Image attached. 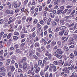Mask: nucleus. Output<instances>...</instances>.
Masks as SVG:
<instances>
[{
	"label": "nucleus",
	"instance_id": "nucleus-1",
	"mask_svg": "<svg viewBox=\"0 0 77 77\" xmlns=\"http://www.w3.org/2000/svg\"><path fill=\"white\" fill-rule=\"evenodd\" d=\"M56 66L54 65L51 64H50V67L49 69V70L50 71H52V68H55Z\"/></svg>",
	"mask_w": 77,
	"mask_h": 77
},
{
	"label": "nucleus",
	"instance_id": "nucleus-2",
	"mask_svg": "<svg viewBox=\"0 0 77 77\" xmlns=\"http://www.w3.org/2000/svg\"><path fill=\"white\" fill-rule=\"evenodd\" d=\"M57 53L58 54H62V53H63V52L62 51V50L60 49H58L57 50Z\"/></svg>",
	"mask_w": 77,
	"mask_h": 77
},
{
	"label": "nucleus",
	"instance_id": "nucleus-3",
	"mask_svg": "<svg viewBox=\"0 0 77 77\" xmlns=\"http://www.w3.org/2000/svg\"><path fill=\"white\" fill-rule=\"evenodd\" d=\"M46 56H48V57L49 59H50L51 57V54H48V52L46 51Z\"/></svg>",
	"mask_w": 77,
	"mask_h": 77
},
{
	"label": "nucleus",
	"instance_id": "nucleus-4",
	"mask_svg": "<svg viewBox=\"0 0 77 77\" xmlns=\"http://www.w3.org/2000/svg\"><path fill=\"white\" fill-rule=\"evenodd\" d=\"M28 74L32 75H33L35 74V72L31 70H29V71Z\"/></svg>",
	"mask_w": 77,
	"mask_h": 77
},
{
	"label": "nucleus",
	"instance_id": "nucleus-5",
	"mask_svg": "<svg viewBox=\"0 0 77 77\" xmlns=\"http://www.w3.org/2000/svg\"><path fill=\"white\" fill-rule=\"evenodd\" d=\"M27 67V64L26 63H23V68L24 69H26Z\"/></svg>",
	"mask_w": 77,
	"mask_h": 77
},
{
	"label": "nucleus",
	"instance_id": "nucleus-6",
	"mask_svg": "<svg viewBox=\"0 0 77 77\" xmlns=\"http://www.w3.org/2000/svg\"><path fill=\"white\" fill-rule=\"evenodd\" d=\"M6 71V69L4 67H1L0 68V72H3Z\"/></svg>",
	"mask_w": 77,
	"mask_h": 77
},
{
	"label": "nucleus",
	"instance_id": "nucleus-7",
	"mask_svg": "<svg viewBox=\"0 0 77 77\" xmlns=\"http://www.w3.org/2000/svg\"><path fill=\"white\" fill-rule=\"evenodd\" d=\"M63 71H64L66 72V73H69V70H68V69L67 68H65L63 70Z\"/></svg>",
	"mask_w": 77,
	"mask_h": 77
},
{
	"label": "nucleus",
	"instance_id": "nucleus-8",
	"mask_svg": "<svg viewBox=\"0 0 77 77\" xmlns=\"http://www.w3.org/2000/svg\"><path fill=\"white\" fill-rule=\"evenodd\" d=\"M10 69L11 71H14V69H15V67H14V66H10Z\"/></svg>",
	"mask_w": 77,
	"mask_h": 77
},
{
	"label": "nucleus",
	"instance_id": "nucleus-9",
	"mask_svg": "<svg viewBox=\"0 0 77 77\" xmlns=\"http://www.w3.org/2000/svg\"><path fill=\"white\" fill-rule=\"evenodd\" d=\"M10 62H11V60L9 59H8L7 61L6 65H9Z\"/></svg>",
	"mask_w": 77,
	"mask_h": 77
},
{
	"label": "nucleus",
	"instance_id": "nucleus-10",
	"mask_svg": "<svg viewBox=\"0 0 77 77\" xmlns=\"http://www.w3.org/2000/svg\"><path fill=\"white\" fill-rule=\"evenodd\" d=\"M71 65V64H68V62H65L64 66H69Z\"/></svg>",
	"mask_w": 77,
	"mask_h": 77
},
{
	"label": "nucleus",
	"instance_id": "nucleus-11",
	"mask_svg": "<svg viewBox=\"0 0 77 77\" xmlns=\"http://www.w3.org/2000/svg\"><path fill=\"white\" fill-rule=\"evenodd\" d=\"M35 47H38L39 46V44L38 42H37L35 44Z\"/></svg>",
	"mask_w": 77,
	"mask_h": 77
},
{
	"label": "nucleus",
	"instance_id": "nucleus-12",
	"mask_svg": "<svg viewBox=\"0 0 77 77\" xmlns=\"http://www.w3.org/2000/svg\"><path fill=\"white\" fill-rule=\"evenodd\" d=\"M41 28H39L37 30V33L38 34H39L41 33Z\"/></svg>",
	"mask_w": 77,
	"mask_h": 77
},
{
	"label": "nucleus",
	"instance_id": "nucleus-13",
	"mask_svg": "<svg viewBox=\"0 0 77 77\" xmlns=\"http://www.w3.org/2000/svg\"><path fill=\"white\" fill-rule=\"evenodd\" d=\"M64 32H65V31H64V30H63L62 31L60 32L59 34L60 35L62 36V35H63V33H64Z\"/></svg>",
	"mask_w": 77,
	"mask_h": 77
},
{
	"label": "nucleus",
	"instance_id": "nucleus-14",
	"mask_svg": "<svg viewBox=\"0 0 77 77\" xmlns=\"http://www.w3.org/2000/svg\"><path fill=\"white\" fill-rule=\"evenodd\" d=\"M39 71H40V68L38 67L36 69L35 72L36 73H37L39 72Z\"/></svg>",
	"mask_w": 77,
	"mask_h": 77
},
{
	"label": "nucleus",
	"instance_id": "nucleus-15",
	"mask_svg": "<svg viewBox=\"0 0 77 77\" xmlns=\"http://www.w3.org/2000/svg\"><path fill=\"white\" fill-rule=\"evenodd\" d=\"M75 10H74L72 13L70 14V16H71V17H74V15L73 14H74V13L75 12Z\"/></svg>",
	"mask_w": 77,
	"mask_h": 77
},
{
	"label": "nucleus",
	"instance_id": "nucleus-16",
	"mask_svg": "<svg viewBox=\"0 0 77 77\" xmlns=\"http://www.w3.org/2000/svg\"><path fill=\"white\" fill-rule=\"evenodd\" d=\"M36 36V34H35V32H33L32 35L31 36V35H30V37H35Z\"/></svg>",
	"mask_w": 77,
	"mask_h": 77
},
{
	"label": "nucleus",
	"instance_id": "nucleus-17",
	"mask_svg": "<svg viewBox=\"0 0 77 77\" xmlns=\"http://www.w3.org/2000/svg\"><path fill=\"white\" fill-rule=\"evenodd\" d=\"M66 26H69V27H71V26H74V23H72L71 25H69L68 23H67L66 24Z\"/></svg>",
	"mask_w": 77,
	"mask_h": 77
},
{
	"label": "nucleus",
	"instance_id": "nucleus-18",
	"mask_svg": "<svg viewBox=\"0 0 77 77\" xmlns=\"http://www.w3.org/2000/svg\"><path fill=\"white\" fill-rule=\"evenodd\" d=\"M56 42H53L51 43V45L52 46H54L56 44Z\"/></svg>",
	"mask_w": 77,
	"mask_h": 77
},
{
	"label": "nucleus",
	"instance_id": "nucleus-19",
	"mask_svg": "<svg viewBox=\"0 0 77 77\" xmlns=\"http://www.w3.org/2000/svg\"><path fill=\"white\" fill-rule=\"evenodd\" d=\"M74 56H75L72 53L70 55V58H73V57H74Z\"/></svg>",
	"mask_w": 77,
	"mask_h": 77
},
{
	"label": "nucleus",
	"instance_id": "nucleus-20",
	"mask_svg": "<svg viewBox=\"0 0 77 77\" xmlns=\"http://www.w3.org/2000/svg\"><path fill=\"white\" fill-rule=\"evenodd\" d=\"M66 29V27L65 26H62L60 28V29L61 30H63L64 29Z\"/></svg>",
	"mask_w": 77,
	"mask_h": 77
},
{
	"label": "nucleus",
	"instance_id": "nucleus-21",
	"mask_svg": "<svg viewBox=\"0 0 77 77\" xmlns=\"http://www.w3.org/2000/svg\"><path fill=\"white\" fill-rule=\"evenodd\" d=\"M11 35H12V34H11V33H9L7 36V38H8V39H9V38H11Z\"/></svg>",
	"mask_w": 77,
	"mask_h": 77
},
{
	"label": "nucleus",
	"instance_id": "nucleus-22",
	"mask_svg": "<svg viewBox=\"0 0 77 77\" xmlns=\"http://www.w3.org/2000/svg\"><path fill=\"white\" fill-rule=\"evenodd\" d=\"M57 25V23L55 22H53L52 23V26H56Z\"/></svg>",
	"mask_w": 77,
	"mask_h": 77
},
{
	"label": "nucleus",
	"instance_id": "nucleus-23",
	"mask_svg": "<svg viewBox=\"0 0 77 77\" xmlns=\"http://www.w3.org/2000/svg\"><path fill=\"white\" fill-rule=\"evenodd\" d=\"M59 63H60V64H62V65H63L64 61H62V60H60L59 61Z\"/></svg>",
	"mask_w": 77,
	"mask_h": 77
},
{
	"label": "nucleus",
	"instance_id": "nucleus-24",
	"mask_svg": "<svg viewBox=\"0 0 77 77\" xmlns=\"http://www.w3.org/2000/svg\"><path fill=\"white\" fill-rule=\"evenodd\" d=\"M26 60V58L24 57L23 58V59L22 60V63H23V62H25Z\"/></svg>",
	"mask_w": 77,
	"mask_h": 77
},
{
	"label": "nucleus",
	"instance_id": "nucleus-25",
	"mask_svg": "<svg viewBox=\"0 0 77 77\" xmlns=\"http://www.w3.org/2000/svg\"><path fill=\"white\" fill-rule=\"evenodd\" d=\"M42 41L44 42V44L45 45V44H47V42L45 41V39H42Z\"/></svg>",
	"mask_w": 77,
	"mask_h": 77
},
{
	"label": "nucleus",
	"instance_id": "nucleus-26",
	"mask_svg": "<svg viewBox=\"0 0 77 77\" xmlns=\"http://www.w3.org/2000/svg\"><path fill=\"white\" fill-rule=\"evenodd\" d=\"M37 50H38V51L39 52H41V51H41V48H38L37 49Z\"/></svg>",
	"mask_w": 77,
	"mask_h": 77
},
{
	"label": "nucleus",
	"instance_id": "nucleus-27",
	"mask_svg": "<svg viewBox=\"0 0 77 77\" xmlns=\"http://www.w3.org/2000/svg\"><path fill=\"white\" fill-rule=\"evenodd\" d=\"M16 52L18 53H21V51H20V49H16Z\"/></svg>",
	"mask_w": 77,
	"mask_h": 77
},
{
	"label": "nucleus",
	"instance_id": "nucleus-28",
	"mask_svg": "<svg viewBox=\"0 0 77 77\" xmlns=\"http://www.w3.org/2000/svg\"><path fill=\"white\" fill-rule=\"evenodd\" d=\"M50 16L51 17H52V18L54 17V15L52 13L50 14Z\"/></svg>",
	"mask_w": 77,
	"mask_h": 77
},
{
	"label": "nucleus",
	"instance_id": "nucleus-29",
	"mask_svg": "<svg viewBox=\"0 0 77 77\" xmlns=\"http://www.w3.org/2000/svg\"><path fill=\"white\" fill-rule=\"evenodd\" d=\"M42 61L41 60L38 61V63L39 65H41L42 64Z\"/></svg>",
	"mask_w": 77,
	"mask_h": 77
},
{
	"label": "nucleus",
	"instance_id": "nucleus-30",
	"mask_svg": "<svg viewBox=\"0 0 77 77\" xmlns=\"http://www.w3.org/2000/svg\"><path fill=\"white\" fill-rule=\"evenodd\" d=\"M54 5H55L56 6H57V5H58V2L57 1H55L54 3Z\"/></svg>",
	"mask_w": 77,
	"mask_h": 77
},
{
	"label": "nucleus",
	"instance_id": "nucleus-31",
	"mask_svg": "<svg viewBox=\"0 0 77 77\" xmlns=\"http://www.w3.org/2000/svg\"><path fill=\"white\" fill-rule=\"evenodd\" d=\"M62 11L61 10H58L57 11V13L58 14H61L62 13Z\"/></svg>",
	"mask_w": 77,
	"mask_h": 77
},
{
	"label": "nucleus",
	"instance_id": "nucleus-32",
	"mask_svg": "<svg viewBox=\"0 0 77 77\" xmlns=\"http://www.w3.org/2000/svg\"><path fill=\"white\" fill-rule=\"evenodd\" d=\"M60 10L62 12L63 11V10L64 9V6H62L60 7Z\"/></svg>",
	"mask_w": 77,
	"mask_h": 77
},
{
	"label": "nucleus",
	"instance_id": "nucleus-33",
	"mask_svg": "<svg viewBox=\"0 0 77 77\" xmlns=\"http://www.w3.org/2000/svg\"><path fill=\"white\" fill-rule=\"evenodd\" d=\"M11 11H10V10H7L6 11V13L7 14H10V12Z\"/></svg>",
	"mask_w": 77,
	"mask_h": 77
},
{
	"label": "nucleus",
	"instance_id": "nucleus-34",
	"mask_svg": "<svg viewBox=\"0 0 77 77\" xmlns=\"http://www.w3.org/2000/svg\"><path fill=\"white\" fill-rule=\"evenodd\" d=\"M38 20L37 19H35L34 20L33 23L34 24H36V23H38Z\"/></svg>",
	"mask_w": 77,
	"mask_h": 77
},
{
	"label": "nucleus",
	"instance_id": "nucleus-35",
	"mask_svg": "<svg viewBox=\"0 0 77 77\" xmlns=\"http://www.w3.org/2000/svg\"><path fill=\"white\" fill-rule=\"evenodd\" d=\"M25 10L26 9H25V8H23L21 9L22 12H25Z\"/></svg>",
	"mask_w": 77,
	"mask_h": 77
},
{
	"label": "nucleus",
	"instance_id": "nucleus-36",
	"mask_svg": "<svg viewBox=\"0 0 77 77\" xmlns=\"http://www.w3.org/2000/svg\"><path fill=\"white\" fill-rule=\"evenodd\" d=\"M8 77H11L12 75V73L10 72H9L8 73Z\"/></svg>",
	"mask_w": 77,
	"mask_h": 77
},
{
	"label": "nucleus",
	"instance_id": "nucleus-37",
	"mask_svg": "<svg viewBox=\"0 0 77 77\" xmlns=\"http://www.w3.org/2000/svg\"><path fill=\"white\" fill-rule=\"evenodd\" d=\"M51 47V46L49 45H47L46 46V48L47 49H48V48H50Z\"/></svg>",
	"mask_w": 77,
	"mask_h": 77
},
{
	"label": "nucleus",
	"instance_id": "nucleus-38",
	"mask_svg": "<svg viewBox=\"0 0 77 77\" xmlns=\"http://www.w3.org/2000/svg\"><path fill=\"white\" fill-rule=\"evenodd\" d=\"M54 65H57L58 64V62H57V61H55L54 62Z\"/></svg>",
	"mask_w": 77,
	"mask_h": 77
},
{
	"label": "nucleus",
	"instance_id": "nucleus-39",
	"mask_svg": "<svg viewBox=\"0 0 77 77\" xmlns=\"http://www.w3.org/2000/svg\"><path fill=\"white\" fill-rule=\"evenodd\" d=\"M36 55H37V56H38V57H40L41 56V54H39V53L38 52H36Z\"/></svg>",
	"mask_w": 77,
	"mask_h": 77
},
{
	"label": "nucleus",
	"instance_id": "nucleus-40",
	"mask_svg": "<svg viewBox=\"0 0 77 77\" xmlns=\"http://www.w3.org/2000/svg\"><path fill=\"white\" fill-rule=\"evenodd\" d=\"M45 76L46 77H48V72H46L45 74Z\"/></svg>",
	"mask_w": 77,
	"mask_h": 77
},
{
	"label": "nucleus",
	"instance_id": "nucleus-41",
	"mask_svg": "<svg viewBox=\"0 0 77 77\" xmlns=\"http://www.w3.org/2000/svg\"><path fill=\"white\" fill-rule=\"evenodd\" d=\"M14 35H19V33H18V32H15L14 33Z\"/></svg>",
	"mask_w": 77,
	"mask_h": 77
},
{
	"label": "nucleus",
	"instance_id": "nucleus-42",
	"mask_svg": "<svg viewBox=\"0 0 77 77\" xmlns=\"http://www.w3.org/2000/svg\"><path fill=\"white\" fill-rule=\"evenodd\" d=\"M67 11H68V9H65L63 12V14H65V13H66V12H67Z\"/></svg>",
	"mask_w": 77,
	"mask_h": 77
},
{
	"label": "nucleus",
	"instance_id": "nucleus-43",
	"mask_svg": "<svg viewBox=\"0 0 77 77\" xmlns=\"http://www.w3.org/2000/svg\"><path fill=\"white\" fill-rule=\"evenodd\" d=\"M40 75H41L42 76V75H44V72H43V71H42L40 73Z\"/></svg>",
	"mask_w": 77,
	"mask_h": 77
},
{
	"label": "nucleus",
	"instance_id": "nucleus-44",
	"mask_svg": "<svg viewBox=\"0 0 77 77\" xmlns=\"http://www.w3.org/2000/svg\"><path fill=\"white\" fill-rule=\"evenodd\" d=\"M33 57H34L35 59H38V57L36 56V55H34Z\"/></svg>",
	"mask_w": 77,
	"mask_h": 77
},
{
	"label": "nucleus",
	"instance_id": "nucleus-45",
	"mask_svg": "<svg viewBox=\"0 0 77 77\" xmlns=\"http://www.w3.org/2000/svg\"><path fill=\"white\" fill-rule=\"evenodd\" d=\"M55 21L57 22V23H59V19H56L55 20Z\"/></svg>",
	"mask_w": 77,
	"mask_h": 77
},
{
	"label": "nucleus",
	"instance_id": "nucleus-46",
	"mask_svg": "<svg viewBox=\"0 0 77 77\" xmlns=\"http://www.w3.org/2000/svg\"><path fill=\"white\" fill-rule=\"evenodd\" d=\"M16 21L18 24H20L21 23V20H17Z\"/></svg>",
	"mask_w": 77,
	"mask_h": 77
},
{
	"label": "nucleus",
	"instance_id": "nucleus-47",
	"mask_svg": "<svg viewBox=\"0 0 77 77\" xmlns=\"http://www.w3.org/2000/svg\"><path fill=\"white\" fill-rule=\"evenodd\" d=\"M25 12H26V14H27H27H29V11H28V10L25 9Z\"/></svg>",
	"mask_w": 77,
	"mask_h": 77
},
{
	"label": "nucleus",
	"instance_id": "nucleus-48",
	"mask_svg": "<svg viewBox=\"0 0 77 77\" xmlns=\"http://www.w3.org/2000/svg\"><path fill=\"white\" fill-rule=\"evenodd\" d=\"M15 66H16V68H18V64L17 63H15Z\"/></svg>",
	"mask_w": 77,
	"mask_h": 77
},
{
	"label": "nucleus",
	"instance_id": "nucleus-49",
	"mask_svg": "<svg viewBox=\"0 0 77 77\" xmlns=\"http://www.w3.org/2000/svg\"><path fill=\"white\" fill-rule=\"evenodd\" d=\"M49 68V66H47L46 67V69H45V70H44V71L45 72V71H47V69H48V68Z\"/></svg>",
	"mask_w": 77,
	"mask_h": 77
},
{
	"label": "nucleus",
	"instance_id": "nucleus-50",
	"mask_svg": "<svg viewBox=\"0 0 77 77\" xmlns=\"http://www.w3.org/2000/svg\"><path fill=\"white\" fill-rule=\"evenodd\" d=\"M64 21H65V20L63 19H61L60 20V23L61 24V23H63Z\"/></svg>",
	"mask_w": 77,
	"mask_h": 77
},
{
	"label": "nucleus",
	"instance_id": "nucleus-51",
	"mask_svg": "<svg viewBox=\"0 0 77 77\" xmlns=\"http://www.w3.org/2000/svg\"><path fill=\"white\" fill-rule=\"evenodd\" d=\"M3 19H2L1 20H0V24H2L3 23Z\"/></svg>",
	"mask_w": 77,
	"mask_h": 77
},
{
	"label": "nucleus",
	"instance_id": "nucleus-52",
	"mask_svg": "<svg viewBox=\"0 0 77 77\" xmlns=\"http://www.w3.org/2000/svg\"><path fill=\"white\" fill-rule=\"evenodd\" d=\"M27 2H28V0H26L24 2V5H26L27 3Z\"/></svg>",
	"mask_w": 77,
	"mask_h": 77
},
{
	"label": "nucleus",
	"instance_id": "nucleus-53",
	"mask_svg": "<svg viewBox=\"0 0 77 77\" xmlns=\"http://www.w3.org/2000/svg\"><path fill=\"white\" fill-rule=\"evenodd\" d=\"M42 6H41L40 7H39V11H42Z\"/></svg>",
	"mask_w": 77,
	"mask_h": 77
},
{
	"label": "nucleus",
	"instance_id": "nucleus-54",
	"mask_svg": "<svg viewBox=\"0 0 77 77\" xmlns=\"http://www.w3.org/2000/svg\"><path fill=\"white\" fill-rule=\"evenodd\" d=\"M57 44L58 45H61V42L60 41H58L57 42Z\"/></svg>",
	"mask_w": 77,
	"mask_h": 77
},
{
	"label": "nucleus",
	"instance_id": "nucleus-55",
	"mask_svg": "<svg viewBox=\"0 0 77 77\" xmlns=\"http://www.w3.org/2000/svg\"><path fill=\"white\" fill-rule=\"evenodd\" d=\"M13 39H18V37L17 36H14L13 37Z\"/></svg>",
	"mask_w": 77,
	"mask_h": 77
},
{
	"label": "nucleus",
	"instance_id": "nucleus-56",
	"mask_svg": "<svg viewBox=\"0 0 77 77\" xmlns=\"http://www.w3.org/2000/svg\"><path fill=\"white\" fill-rule=\"evenodd\" d=\"M40 23L41 24H44V21L43 20H41L40 22Z\"/></svg>",
	"mask_w": 77,
	"mask_h": 77
},
{
	"label": "nucleus",
	"instance_id": "nucleus-57",
	"mask_svg": "<svg viewBox=\"0 0 77 77\" xmlns=\"http://www.w3.org/2000/svg\"><path fill=\"white\" fill-rule=\"evenodd\" d=\"M60 56H61V55L59 54H57L56 56L57 57H60Z\"/></svg>",
	"mask_w": 77,
	"mask_h": 77
},
{
	"label": "nucleus",
	"instance_id": "nucleus-58",
	"mask_svg": "<svg viewBox=\"0 0 77 77\" xmlns=\"http://www.w3.org/2000/svg\"><path fill=\"white\" fill-rule=\"evenodd\" d=\"M59 28H57L55 31V32H58V31H59Z\"/></svg>",
	"mask_w": 77,
	"mask_h": 77
},
{
	"label": "nucleus",
	"instance_id": "nucleus-59",
	"mask_svg": "<svg viewBox=\"0 0 77 77\" xmlns=\"http://www.w3.org/2000/svg\"><path fill=\"white\" fill-rule=\"evenodd\" d=\"M44 16L45 17L46 16V15H47V12L45 11H44Z\"/></svg>",
	"mask_w": 77,
	"mask_h": 77
},
{
	"label": "nucleus",
	"instance_id": "nucleus-60",
	"mask_svg": "<svg viewBox=\"0 0 77 77\" xmlns=\"http://www.w3.org/2000/svg\"><path fill=\"white\" fill-rule=\"evenodd\" d=\"M26 17H23L22 18V20L23 21H24V20H26Z\"/></svg>",
	"mask_w": 77,
	"mask_h": 77
},
{
	"label": "nucleus",
	"instance_id": "nucleus-61",
	"mask_svg": "<svg viewBox=\"0 0 77 77\" xmlns=\"http://www.w3.org/2000/svg\"><path fill=\"white\" fill-rule=\"evenodd\" d=\"M35 29H36V27H34L32 29V32H33L35 30Z\"/></svg>",
	"mask_w": 77,
	"mask_h": 77
},
{
	"label": "nucleus",
	"instance_id": "nucleus-62",
	"mask_svg": "<svg viewBox=\"0 0 77 77\" xmlns=\"http://www.w3.org/2000/svg\"><path fill=\"white\" fill-rule=\"evenodd\" d=\"M48 27V26H44V29H47Z\"/></svg>",
	"mask_w": 77,
	"mask_h": 77
},
{
	"label": "nucleus",
	"instance_id": "nucleus-63",
	"mask_svg": "<svg viewBox=\"0 0 77 77\" xmlns=\"http://www.w3.org/2000/svg\"><path fill=\"white\" fill-rule=\"evenodd\" d=\"M35 6H32V7L31 8V10H33L35 8Z\"/></svg>",
	"mask_w": 77,
	"mask_h": 77
},
{
	"label": "nucleus",
	"instance_id": "nucleus-64",
	"mask_svg": "<svg viewBox=\"0 0 77 77\" xmlns=\"http://www.w3.org/2000/svg\"><path fill=\"white\" fill-rule=\"evenodd\" d=\"M19 68H23V65L21 64H20L19 65Z\"/></svg>",
	"mask_w": 77,
	"mask_h": 77
}]
</instances>
